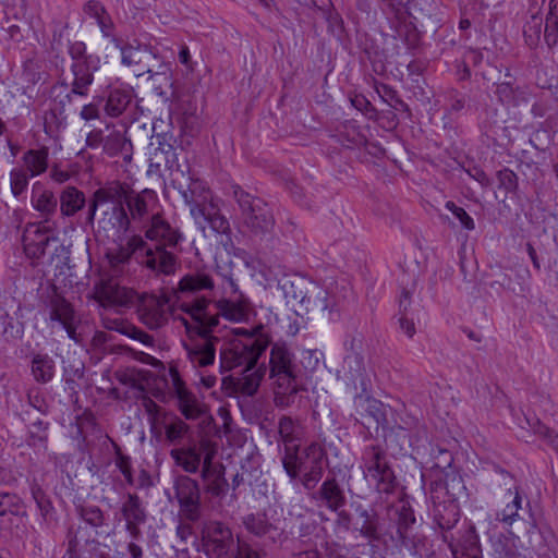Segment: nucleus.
Here are the masks:
<instances>
[{"label":"nucleus","instance_id":"nucleus-28","mask_svg":"<svg viewBox=\"0 0 558 558\" xmlns=\"http://www.w3.org/2000/svg\"><path fill=\"white\" fill-rule=\"evenodd\" d=\"M51 236L40 225H28L23 234L25 254L31 258H40L45 255Z\"/></svg>","mask_w":558,"mask_h":558},{"label":"nucleus","instance_id":"nucleus-60","mask_svg":"<svg viewBox=\"0 0 558 558\" xmlns=\"http://www.w3.org/2000/svg\"><path fill=\"white\" fill-rule=\"evenodd\" d=\"M449 547L451 549L453 558H482L480 554V548L475 542H473L469 547L459 550L451 543H449Z\"/></svg>","mask_w":558,"mask_h":558},{"label":"nucleus","instance_id":"nucleus-29","mask_svg":"<svg viewBox=\"0 0 558 558\" xmlns=\"http://www.w3.org/2000/svg\"><path fill=\"white\" fill-rule=\"evenodd\" d=\"M311 281L312 279L298 274L283 275L278 286L288 303L299 302L301 305Z\"/></svg>","mask_w":558,"mask_h":558},{"label":"nucleus","instance_id":"nucleus-33","mask_svg":"<svg viewBox=\"0 0 558 558\" xmlns=\"http://www.w3.org/2000/svg\"><path fill=\"white\" fill-rule=\"evenodd\" d=\"M267 372V367L248 366L241 371V377L236 379L235 386L238 391L245 396H254L258 390L262 379Z\"/></svg>","mask_w":558,"mask_h":558},{"label":"nucleus","instance_id":"nucleus-10","mask_svg":"<svg viewBox=\"0 0 558 558\" xmlns=\"http://www.w3.org/2000/svg\"><path fill=\"white\" fill-rule=\"evenodd\" d=\"M129 247L132 252H143L141 264L155 274L171 275L177 268V256L163 246L148 244L141 235H133L129 240Z\"/></svg>","mask_w":558,"mask_h":558},{"label":"nucleus","instance_id":"nucleus-35","mask_svg":"<svg viewBox=\"0 0 558 558\" xmlns=\"http://www.w3.org/2000/svg\"><path fill=\"white\" fill-rule=\"evenodd\" d=\"M133 99L131 89L116 88L109 93L105 111L110 117H119L129 107Z\"/></svg>","mask_w":558,"mask_h":558},{"label":"nucleus","instance_id":"nucleus-61","mask_svg":"<svg viewBox=\"0 0 558 558\" xmlns=\"http://www.w3.org/2000/svg\"><path fill=\"white\" fill-rule=\"evenodd\" d=\"M129 330L125 333V336L140 341L141 343L151 347L154 344V337L148 335L147 332L143 331L138 327L134 326L133 324L128 327Z\"/></svg>","mask_w":558,"mask_h":558},{"label":"nucleus","instance_id":"nucleus-30","mask_svg":"<svg viewBox=\"0 0 558 558\" xmlns=\"http://www.w3.org/2000/svg\"><path fill=\"white\" fill-rule=\"evenodd\" d=\"M206 456V451L202 448V441L197 448L195 445L175 448L170 451V457L175 464L186 473H196L203 463L202 454Z\"/></svg>","mask_w":558,"mask_h":558},{"label":"nucleus","instance_id":"nucleus-49","mask_svg":"<svg viewBox=\"0 0 558 558\" xmlns=\"http://www.w3.org/2000/svg\"><path fill=\"white\" fill-rule=\"evenodd\" d=\"M22 509L23 502L20 497L9 493L0 494V517L5 515L7 513L15 515L22 514Z\"/></svg>","mask_w":558,"mask_h":558},{"label":"nucleus","instance_id":"nucleus-11","mask_svg":"<svg viewBox=\"0 0 558 558\" xmlns=\"http://www.w3.org/2000/svg\"><path fill=\"white\" fill-rule=\"evenodd\" d=\"M201 534L204 553L208 558H232L236 542L227 524L216 520L206 521Z\"/></svg>","mask_w":558,"mask_h":558},{"label":"nucleus","instance_id":"nucleus-32","mask_svg":"<svg viewBox=\"0 0 558 558\" xmlns=\"http://www.w3.org/2000/svg\"><path fill=\"white\" fill-rule=\"evenodd\" d=\"M243 525L256 537L268 536L272 542H276L277 536L281 535L279 529L269 521L266 513L247 514L243 518Z\"/></svg>","mask_w":558,"mask_h":558},{"label":"nucleus","instance_id":"nucleus-45","mask_svg":"<svg viewBox=\"0 0 558 558\" xmlns=\"http://www.w3.org/2000/svg\"><path fill=\"white\" fill-rule=\"evenodd\" d=\"M189 433L190 426L178 416L165 423L166 439L171 444H180Z\"/></svg>","mask_w":558,"mask_h":558},{"label":"nucleus","instance_id":"nucleus-44","mask_svg":"<svg viewBox=\"0 0 558 558\" xmlns=\"http://www.w3.org/2000/svg\"><path fill=\"white\" fill-rule=\"evenodd\" d=\"M543 33V16L538 13H533L524 25L523 35L525 43L531 47H536Z\"/></svg>","mask_w":558,"mask_h":558},{"label":"nucleus","instance_id":"nucleus-58","mask_svg":"<svg viewBox=\"0 0 558 558\" xmlns=\"http://www.w3.org/2000/svg\"><path fill=\"white\" fill-rule=\"evenodd\" d=\"M497 178L499 186L505 189L506 192H513L518 186L517 174L508 168L498 171Z\"/></svg>","mask_w":558,"mask_h":558},{"label":"nucleus","instance_id":"nucleus-22","mask_svg":"<svg viewBox=\"0 0 558 558\" xmlns=\"http://www.w3.org/2000/svg\"><path fill=\"white\" fill-rule=\"evenodd\" d=\"M121 514L125 521V530L134 539L142 536L141 525L146 522L147 513L141 498L133 493H128L121 506Z\"/></svg>","mask_w":558,"mask_h":558},{"label":"nucleus","instance_id":"nucleus-55","mask_svg":"<svg viewBox=\"0 0 558 558\" xmlns=\"http://www.w3.org/2000/svg\"><path fill=\"white\" fill-rule=\"evenodd\" d=\"M492 482L495 486L506 489L508 493H512V488L517 487L514 485V477L508 471L500 469L498 466L494 470V476Z\"/></svg>","mask_w":558,"mask_h":558},{"label":"nucleus","instance_id":"nucleus-41","mask_svg":"<svg viewBox=\"0 0 558 558\" xmlns=\"http://www.w3.org/2000/svg\"><path fill=\"white\" fill-rule=\"evenodd\" d=\"M32 203L34 208L46 217L54 214L58 205L54 194L48 190H43L39 193L34 191Z\"/></svg>","mask_w":558,"mask_h":558},{"label":"nucleus","instance_id":"nucleus-51","mask_svg":"<svg viewBox=\"0 0 558 558\" xmlns=\"http://www.w3.org/2000/svg\"><path fill=\"white\" fill-rule=\"evenodd\" d=\"M279 434L287 448H294L292 445L295 440L296 423L289 416H282L279 420Z\"/></svg>","mask_w":558,"mask_h":558},{"label":"nucleus","instance_id":"nucleus-47","mask_svg":"<svg viewBox=\"0 0 558 558\" xmlns=\"http://www.w3.org/2000/svg\"><path fill=\"white\" fill-rule=\"evenodd\" d=\"M31 492L33 499L35 500L37 508L40 511V514L45 521L51 518V514L53 512V506L46 495V493L41 489V487L33 483L31 486Z\"/></svg>","mask_w":558,"mask_h":558},{"label":"nucleus","instance_id":"nucleus-16","mask_svg":"<svg viewBox=\"0 0 558 558\" xmlns=\"http://www.w3.org/2000/svg\"><path fill=\"white\" fill-rule=\"evenodd\" d=\"M49 310L50 320L60 323L69 338L76 343H81L83 341L82 336L76 331L81 320L72 304L62 295L54 293L49 300Z\"/></svg>","mask_w":558,"mask_h":558},{"label":"nucleus","instance_id":"nucleus-6","mask_svg":"<svg viewBox=\"0 0 558 558\" xmlns=\"http://www.w3.org/2000/svg\"><path fill=\"white\" fill-rule=\"evenodd\" d=\"M263 327L255 329L250 333L244 329H236L238 335H244L242 339H234L220 351V367L223 371H232L238 367L255 366L259 356L265 352L270 343L267 335L259 333Z\"/></svg>","mask_w":558,"mask_h":558},{"label":"nucleus","instance_id":"nucleus-34","mask_svg":"<svg viewBox=\"0 0 558 558\" xmlns=\"http://www.w3.org/2000/svg\"><path fill=\"white\" fill-rule=\"evenodd\" d=\"M86 199L82 191L66 186L60 195V210L63 216L71 217L85 206Z\"/></svg>","mask_w":558,"mask_h":558},{"label":"nucleus","instance_id":"nucleus-25","mask_svg":"<svg viewBox=\"0 0 558 558\" xmlns=\"http://www.w3.org/2000/svg\"><path fill=\"white\" fill-rule=\"evenodd\" d=\"M312 498L318 506L325 507L332 512H338L347 502L344 490L336 477L326 478L320 487L313 493Z\"/></svg>","mask_w":558,"mask_h":558},{"label":"nucleus","instance_id":"nucleus-9","mask_svg":"<svg viewBox=\"0 0 558 558\" xmlns=\"http://www.w3.org/2000/svg\"><path fill=\"white\" fill-rule=\"evenodd\" d=\"M362 461L365 476L376 483L377 490L385 494L392 493L397 481L385 450L379 446H367L363 451Z\"/></svg>","mask_w":558,"mask_h":558},{"label":"nucleus","instance_id":"nucleus-64","mask_svg":"<svg viewBox=\"0 0 558 558\" xmlns=\"http://www.w3.org/2000/svg\"><path fill=\"white\" fill-rule=\"evenodd\" d=\"M337 519L335 521L336 525L344 531L352 530L353 531V522L351 514L342 509L338 510Z\"/></svg>","mask_w":558,"mask_h":558},{"label":"nucleus","instance_id":"nucleus-13","mask_svg":"<svg viewBox=\"0 0 558 558\" xmlns=\"http://www.w3.org/2000/svg\"><path fill=\"white\" fill-rule=\"evenodd\" d=\"M173 488L180 507V514L190 522L198 521L202 517L198 483L187 475H179L174 478Z\"/></svg>","mask_w":558,"mask_h":558},{"label":"nucleus","instance_id":"nucleus-21","mask_svg":"<svg viewBox=\"0 0 558 558\" xmlns=\"http://www.w3.org/2000/svg\"><path fill=\"white\" fill-rule=\"evenodd\" d=\"M202 448L206 451L203 458L202 478L207 482L206 490L214 497H222L228 489V482L225 478L222 470H216L213 466L215 450L209 440H202Z\"/></svg>","mask_w":558,"mask_h":558},{"label":"nucleus","instance_id":"nucleus-4","mask_svg":"<svg viewBox=\"0 0 558 558\" xmlns=\"http://www.w3.org/2000/svg\"><path fill=\"white\" fill-rule=\"evenodd\" d=\"M325 449L317 442H311L303 449L287 448L282 457V466L291 481L300 478L305 489H314L324 475Z\"/></svg>","mask_w":558,"mask_h":558},{"label":"nucleus","instance_id":"nucleus-53","mask_svg":"<svg viewBox=\"0 0 558 558\" xmlns=\"http://www.w3.org/2000/svg\"><path fill=\"white\" fill-rule=\"evenodd\" d=\"M10 185L14 196L21 195L28 185V175L24 169H12L10 172Z\"/></svg>","mask_w":558,"mask_h":558},{"label":"nucleus","instance_id":"nucleus-15","mask_svg":"<svg viewBox=\"0 0 558 558\" xmlns=\"http://www.w3.org/2000/svg\"><path fill=\"white\" fill-rule=\"evenodd\" d=\"M158 146L154 149L149 157L147 173L149 175H161L162 169L170 170L171 174L180 173L184 177L180 166L175 149L171 143L172 136L163 133L156 136Z\"/></svg>","mask_w":558,"mask_h":558},{"label":"nucleus","instance_id":"nucleus-37","mask_svg":"<svg viewBox=\"0 0 558 558\" xmlns=\"http://www.w3.org/2000/svg\"><path fill=\"white\" fill-rule=\"evenodd\" d=\"M48 155L47 147L27 150L22 158L26 167L25 171H28L31 177L44 173L48 168Z\"/></svg>","mask_w":558,"mask_h":558},{"label":"nucleus","instance_id":"nucleus-5","mask_svg":"<svg viewBox=\"0 0 558 558\" xmlns=\"http://www.w3.org/2000/svg\"><path fill=\"white\" fill-rule=\"evenodd\" d=\"M215 287L213 278L205 272L185 275L175 289V299L179 310L186 314L189 319L214 317L209 305L211 300L203 291H211Z\"/></svg>","mask_w":558,"mask_h":558},{"label":"nucleus","instance_id":"nucleus-38","mask_svg":"<svg viewBox=\"0 0 558 558\" xmlns=\"http://www.w3.org/2000/svg\"><path fill=\"white\" fill-rule=\"evenodd\" d=\"M344 374L348 379L356 386L357 383L363 387L365 379V364L363 356L357 352H351L344 357Z\"/></svg>","mask_w":558,"mask_h":558},{"label":"nucleus","instance_id":"nucleus-24","mask_svg":"<svg viewBox=\"0 0 558 558\" xmlns=\"http://www.w3.org/2000/svg\"><path fill=\"white\" fill-rule=\"evenodd\" d=\"M354 511L356 517L353 522V531L367 539L373 551H375V548L377 547L375 543L379 542L381 538L379 532V517L377 512L368 510L362 505H357L354 508Z\"/></svg>","mask_w":558,"mask_h":558},{"label":"nucleus","instance_id":"nucleus-54","mask_svg":"<svg viewBox=\"0 0 558 558\" xmlns=\"http://www.w3.org/2000/svg\"><path fill=\"white\" fill-rule=\"evenodd\" d=\"M116 466L123 474L125 482L129 485L134 484L133 470H132V461L131 458L121 452L120 448H117L116 451Z\"/></svg>","mask_w":558,"mask_h":558},{"label":"nucleus","instance_id":"nucleus-40","mask_svg":"<svg viewBox=\"0 0 558 558\" xmlns=\"http://www.w3.org/2000/svg\"><path fill=\"white\" fill-rule=\"evenodd\" d=\"M414 523L415 517L413 511L410 508L402 506L401 509L398 511L397 521V537L398 543L400 544L401 547L410 549L411 537L408 531Z\"/></svg>","mask_w":558,"mask_h":558},{"label":"nucleus","instance_id":"nucleus-20","mask_svg":"<svg viewBox=\"0 0 558 558\" xmlns=\"http://www.w3.org/2000/svg\"><path fill=\"white\" fill-rule=\"evenodd\" d=\"M182 238L180 230L158 214L151 216L145 231V239L151 242L150 245H160L167 248H175Z\"/></svg>","mask_w":558,"mask_h":558},{"label":"nucleus","instance_id":"nucleus-43","mask_svg":"<svg viewBox=\"0 0 558 558\" xmlns=\"http://www.w3.org/2000/svg\"><path fill=\"white\" fill-rule=\"evenodd\" d=\"M204 214L203 217H199V221H196L198 225L203 226L204 222H207L214 231L221 234L230 231L228 219L221 215L213 204L208 206V209H205Z\"/></svg>","mask_w":558,"mask_h":558},{"label":"nucleus","instance_id":"nucleus-52","mask_svg":"<svg viewBox=\"0 0 558 558\" xmlns=\"http://www.w3.org/2000/svg\"><path fill=\"white\" fill-rule=\"evenodd\" d=\"M129 246V243L126 244ZM134 252L130 247L121 248L117 253L108 254L109 263L111 266V274L109 276L118 277L123 271L124 264L130 259L131 254Z\"/></svg>","mask_w":558,"mask_h":558},{"label":"nucleus","instance_id":"nucleus-17","mask_svg":"<svg viewBox=\"0 0 558 558\" xmlns=\"http://www.w3.org/2000/svg\"><path fill=\"white\" fill-rule=\"evenodd\" d=\"M306 292L301 303L302 310L313 316L330 319L336 307V301L327 289L312 280Z\"/></svg>","mask_w":558,"mask_h":558},{"label":"nucleus","instance_id":"nucleus-59","mask_svg":"<svg viewBox=\"0 0 558 558\" xmlns=\"http://www.w3.org/2000/svg\"><path fill=\"white\" fill-rule=\"evenodd\" d=\"M101 315V322H102V326L108 329V330H114V331H118L122 335L125 336V333L128 332L130 325L131 323H129L128 320H124L122 318H111L107 315H105L104 313H100Z\"/></svg>","mask_w":558,"mask_h":558},{"label":"nucleus","instance_id":"nucleus-62","mask_svg":"<svg viewBox=\"0 0 558 558\" xmlns=\"http://www.w3.org/2000/svg\"><path fill=\"white\" fill-rule=\"evenodd\" d=\"M69 53L73 62L86 61L89 56L86 53V45L83 41L71 43Z\"/></svg>","mask_w":558,"mask_h":558},{"label":"nucleus","instance_id":"nucleus-12","mask_svg":"<svg viewBox=\"0 0 558 558\" xmlns=\"http://www.w3.org/2000/svg\"><path fill=\"white\" fill-rule=\"evenodd\" d=\"M94 298L104 311L109 308H130L135 305L138 293L131 288L120 284L117 277L102 276L100 281L95 284Z\"/></svg>","mask_w":558,"mask_h":558},{"label":"nucleus","instance_id":"nucleus-8","mask_svg":"<svg viewBox=\"0 0 558 558\" xmlns=\"http://www.w3.org/2000/svg\"><path fill=\"white\" fill-rule=\"evenodd\" d=\"M112 41L120 49L124 65H138L141 72L136 75L151 73V77L161 78L163 83L169 81V64L162 61L148 46L122 45V41L112 36Z\"/></svg>","mask_w":558,"mask_h":558},{"label":"nucleus","instance_id":"nucleus-36","mask_svg":"<svg viewBox=\"0 0 558 558\" xmlns=\"http://www.w3.org/2000/svg\"><path fill=\"white\" fill-rule=\"evenodd\" d=\"M104 151L109 156L121 154L124 160H131L132 143L121 132L113 131L105 137Z\"/></svg>","mask_w":558,"mask_h":558},{"label":"nucleus","instance_id":"nucleus-31","mask_svg":"<svg viewBox=\"0 0 558 558\" xmlns=\"http://www.w3.org/2000/svg\"><path fill=\"white\" fill-rule=\"evenodd\" d=\"M216 312L211 313L213 316H223L232 322L245 320L250 314V303L242 298L236 300H220L215 303Z\"/></svg>","mask_w":558,"mask_h":558},{"label":"nucleus","instance_id":"nucleus-27","mask_svg":"<svg viewBox=\"0 0 558 558\" xmlns=\"http://www.w3.org/2000/svg\"><path fill=\"white\" fill-rule=\"evenodd\" d=\"M444 488L447 490L448 498L442 501L434 500V521L442 531H449L456 526L460 520V508L454 498V494L449 493L447 483ZM439 498L438 496L433 497Z\"/></svg>","mask_w":558,"mask_h":558},{"label":"nucleus","instance_id":"nucleus-1","mask_svg":"<svg viewBox=\"0 0 558 558\" xmlns=\"http://www.w3.org/2000/svg\"><path fill=\"white\" fill-rule=\"evenodd\" d=\"M121 183L110 182L97 189L88 203L86 221L93 225L97 219L98 232L106 238L119 236L130 228V217L122 206Z\"/></svg>","mask_w":558,"mask_h":558},{"label":"nucleus","instance_id":"nucleus-42","mask_svg":"<svg viewBox=\"0 0 558 558\" xmlns=\"http://www.w3.org/2000/svg\"><path fill=\"white\" fill-rule=\"evenodd\" d=\"M544 38L549 47L558 43V1L550 0L549 12L546 16Z\"/></svg>","mask_w":558,"mask_h":558},{"label":"nucleus","instance_id":"nucleus-3","mask_svg":"<svg viewBox=\"0 0 558 558\" xmlns=\"http://www.w3.org/2000/svg\"><path fill=\"white\" fill-rule=\"evenodd\" d=\"M185 327V338L182 339V345L186 352V357L193 367H207L216 361V347L219 343V337L214 335L218 326L217 317H207L201 319H189L179 317Z\"/></svg>","mask_w":558,"mask_h":558},{"label":"nucleus","instance_id":"nucleus-26","mask_svg":"<svg viewBox=\"0 0 558 558\" xmlns=\"http://www.w3.org/2000/svg\"><path fill=\"white\" fill-rule=\"evenodd\" d=\"M100 59L97 56L89 54L86 61L72 62L71 71L74 80L72 82V94L80 96L87 95L88 87L94 81V73L98 71Z\"/></svg>","mask_w":558,"mask_h":558},{"label":"nucleus","instance_id":"nucleus-18","mask_svg":"<svg viewBox=\"0 0 558 558\" xmlns=\"http://www.w3.org/2000/svg\"><path fill=\"white\" fill-rule=\"evenodd\" d=\"M122 206L126 205L128 215L131 220H143L153 210L157 202V195L153 190L145 189L141 192L131 190L126 184L121 183Z\"/></svg>","mask_w":558,"mask_h":558},{"label":"nucleus","instance_id":"nucleus-50","mask_svg":"<svg viewBox=\"0 0 558 558\" xmlns=\"http://www.w3.org/2000/svg\"><path fill=\"white\" fill-rule=\"evenodd\" d=\"M80 517L93 527H100L105 524L104 512L98 506H82L80 508Z\"/></svg>","mask_w":558,"mask_h":558},{"label":"nucleus","instance_id":"nucleus-63","mask_svg":"<svg viewBox=\"0 0 558 558\" xmlns=\"http://www.w3.org/2000/svg\"><path fill=\"white\" fill-rule=\"evenodd\" d=\"M84 12L92 16V17H95L96 20L100 19L105 13H106V10L105 8L101 5L100 2L98 1H95V0H89L88 2L85 3L84 5Z\"/></svg>","mask_w":558,"mask_h":558},{"label":"nucleus","instance_id":"nucleus-14","mask_svg":"<svg viewBox=\"0 0 558 558\" xmlns=\"http://www.w3.org/2000/svg\"><path fill=\"white\" fill-rule=\"evenodd\" d=\"M140 322L151 330L162 328L169 319V299L165 295H138L135 303Z\"/></svg>","mask_w":558,"mask_h":558},{"label":"nucleus","instance_id":"nucleus-2","mask_svg":"<svg viewBox=\"0 0 558 558\" xmlns=\"http://www.w3.org/2000/svg\"><path fill=\"white\" fill-rule=\"evenodd\" d=\"M268 375L274 389V403L277 408L291 407L301 390L299 368L293 353L284 343H274L269 352Z\"/></svg>","mask_w":558,"mask_h":558},{"label":"nucleus","instance_id":"nucleus-48","mask_svg":"<svg viewBox=\"0 0 558 558\" xmlns=\"http://www.w3.org/2000/svg\"><path fill=\"white\" fill-rule=\"evenodd\" d=\"M266 555L265 550L257 549L248 541L236 536L235 549L232 553L233 558H266Z\"/></svg>","mask_w":558,"mask_h":558},{"label":"nucleus","instance_id":"nucleus-23","mask_svg":"<svg viewBox=\"0 0 558 558\" xmlns=\"http://www.w3.org/2000/svg\"><path fill=\"white\" fill-rule=\"evenodd\" d=\"M172 376L178 405L182 415L186 420L211 418L207 413V407L186 389L178 373L174 372Z\"/></svg>","mask_w":558,"mask_h":558},{"label":"nucleus","instance_id":"nucleus-19","mask_svg":"<svg viewBox=\"0 0 558 558\" xmlns=\"http://www.w3.org/2000/svg\"><path fill=\"white\" fill-rule=\"evenodd\" d=\"M187 184L184 185L179 183L178 190L184 199V203L190 207V214L199 221V217H203L205 209H208L210 203V193L205 184L199 180L187 178Z\"/></svg>","mask_w":558,"mask_h":558},{"label":"nucleus","instance_id":"nucleus-7","mask_svg":"<svg viewBox=\"0 0 558 558\" xmlns=\"http://www.w3.org/2000/svg\"><path fill=\"white\" fill-rule=\"evenodd\" d=\"M233 197L241 211V226L252 236L263 239L274 231L276 221L271 208L266 202L233 186Z\"/></svg>","mask_w":558,"mask_h":558},{"label":"nucleus","instance_id":"nucleus-57","mask_svg":"<svg viewBox=\"0 0 558 558\" xmlns=\"http://www.w3.org/2000/svg\"><path fill=\"white\" fill-rule=\"evenodd\" d=\"M446 208L449 209L457 219H459L464 229L473 230L475 228L473 219L462 207H459L453 202L448 201L446 203Z\"/></svg>","mask_w":558,"mask_h":558},{"label":"nucleus","instance_id":"nucleus-46","mask_svg":"<svg viewBox=\"0 0 558 558\" xmlns=\"http://www.w3.org/2000/svg\"><path fill=\"white\" fill-rule=\"evenodd\" d=\"M522 507V497L519 487H514V496L510 504L497 514V519L506 525H512L520 519L519 510Z\"/></svg>","mask_w":558,"mask_h":558},{"label":"nucleus","instance_id":"nucleus-56","mask_svg":"<svg viewBox=\"0 0 558 558\" xmlns=\"http://www.w3.org/2000/svg\"><path fill=\"white\" fill-rule=\"evenodd\" d=\"M364 409L365 412L375 421L376 424L385 422V407L380 401L374 398H366Z\"/></svg>","mask_w":558,"mask_h":558},{"label":"nucleus","instance_id":"nucleus-39","mask_svg":"<svg viewBox=\"0 0 558 558\" xmlns=\"http://www.w3.org/2000/svg\"><path fill=\"white\" fill-rule=\"evenodd\" d=\"M32 374L37 383H48L54 375V362L47 354H36L32 361Z\"/></svg>","mask_w":558,"mask_h":558}]
</instances>
